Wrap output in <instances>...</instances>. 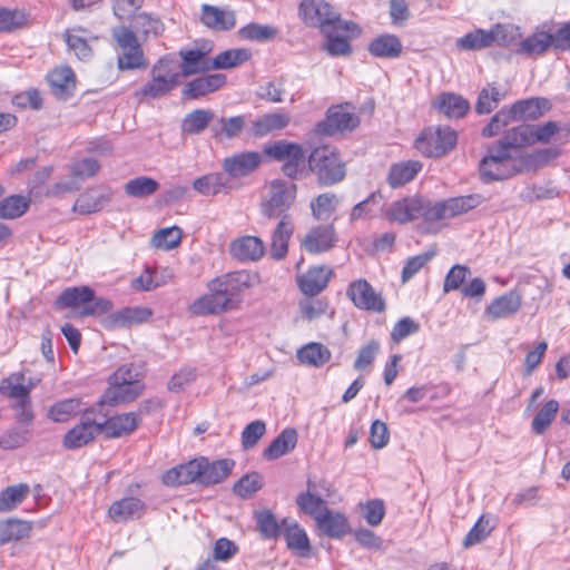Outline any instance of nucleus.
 Returning a JSON list of instances; mask_svg holds the SVG:
<instances>
[{
  "instance_id": "49",
  "label": "nucleus",
  "mask_w": 570,
  "mask_h": 570,
  "mask_svg": "<svg viewBox=\"0 0 570 570\" xmlns=\"http://www.w3.org/2000/svg\"><path fill=\"white\" fill-rule=\"evenodd\" d=\"M214 118L209 109H196L185 116L181 122V131L185 135H197L203 132Z\"/></svg>"
},
{
  "instance_id": "50",
  "label": "nucleus",
  "mask_w": 570,
  "mask_h": 570,
  "mask_svg": "<svg viewBox=\"0 0 570 570\" xmlns=\"http://www.w3.org/2000/svg\"><path fill=\"white\" fill-rule=\"evenodd\" d=\"M551 41L550 32L538 30L521 42L519 51L528 56H541L552 48Z\"/></svg>"
},
{
  "instance_id": "7",
  "label": "nucleus",
  "mask_w": 570,
  "mask_h": 570,
  "mask_svg": "<svg viewBox=\"0 0 570 570\" xmlns=\"http://www.w3.org/2000/svg\"><path fill=\"white\" fill-rule=\"evenodd\" d=\"M299 16L311 27H318L322 33H330L335 26L348 28L350 22L341 19L337 12L324 0H303L299 4Z\"/></svg>"
},
{
  "instance_id": "22",
  "label": "nucleus",
  "mask_w": 570,
  "mask_h": 570,
  "mask_svg": "<svg viewBox=\"0 0 570 570\" xmlns=\"http://www.w3.org/2000/svg\"><path fill=\"white\" fill-rule=\"evenodd\" d=\"M283 531L281 534L284 535L287 547L301 557H306L311 552L309 539L306 531L291 518L282 520Z\"/></svg>"
},
{
  "instance_id": "38",
  "label": "nucleus",
  "mask_w": 570,
  "mask_h": 570,
  "mask_svg": "<svg viewBox=\"0 0 570 570\" xmlns=\"http://www.w3.org/2000/svg\"><path fill=\"white\" fill-rule=\"evenodd\" d=\"M52 94L59 99H67L76 87V78L70 67L55 68L48 75Z\"/></svg>"
},
{
  "instance_id": "23",
  "label": "nucleus",
  "mask_w": 570,
  "mask_h": 570,
  "mask_svg": "<svg viewBox=\"0 0 570 570\" xmlns=\"http://www.w3.org/2000/svg\"><path fill=\"white\" fill-rule=\"evenodd\" d=\"M551 108L547 98H529L514 102L508 108L513 121L535 120Z\"/></svg>"
},
{
  "instance_id": "24",
  "label": "nucleus",
  "mask_w": 570,
  "mask_h": 570,
  "mask_svg": "<svg viewBox=\"0 0 570 570\" xmlns=\"http://www.w3.org/2000/svg\"><path fill=\"white\" fill-rule=\"evenodd\" d=\"M200 478L199 484L213 485L223 482L233 471L235 462L230 459H222L210 462L206 458H199Z\"/></svg>"
},
{
  "instance_id": "46",
  "label": "nucleus",
  "mask_w": 570,
  "mask_h": 570,
  "mask_svg": "<svg viewBox=\"0 0 570 570\" xmlns=\"http://www.w3.org/2000/svg\"><path fill=\"white\" fill-rule=\"evenodd\" d=\"M421 169L422 164L417 160L395 164L390 168L387 181L393 188L403 186L414 179Z\"/></svg>"
},
{
  "instance_id": "3",
  "label": "nucleus",
  "mask_w": 570,
  "mask_h": 570,
  "mask_svg": "<svg viewBox=\"0 0 570 570\" xmlns=\"http://www.w3.org/2000/svg\"><path fill=\"white\" fill-rule=\"evenodd\" d=\"M519 156L498 142L488 149L479 165L484 181L508 179L520 173Z\"/></svg>"
},
{
  "instance_id": "14",
  "label": "nucleus",
  "mask_w": 570,
  "mask_h": 570,
  "mask_svg": "<svg viewBox=\"0 0 570 570\" xmlns=\"http://www.w3.org/2000/svg\"><path fill=\"white\" fill-rule=\"evenodd\" d=\"M257 283L258 276L256 274H250L247 271H237L212 279L208 283V289L222 292L225 297H230L232 307H234L235 296L243 291L255 286Z\"/></svg>"
},
{
  "instance_id": "11",
  "label": "nucleus",
  "mask_w": 570,
  "mask_h": 570,
  "mask_svg": "<svg viewBox=\"0 0 570 570\" xmlns=\"http://www.w3.org/2000/svg\"><path fill=\"white\" fill-rule=\"evenodd\" d=\"M430 209V200L421 197H406L392 203L385 213V217L390 222L399 224H407L419 218L432 222L428 216Z\"/></svg>"
},
{
  "instance_id": "58",
  "label": "nucleus",
  "mask_w": 570,
  "mask_h": 570,
  "mask_svg": "<svg viewBox=\"0 0 570 570\" xmlns=\"http://www.w3.org/2000/svg\"><path fill=\"white\" fill-rule=\"evenodd\" d=\"M503 98L504 94L501 92L498 87L488 85L479 94L475 111L480 115L490 114L498 107Z\"/></svg>"
},
{
  "instance_id": "18",
  "label": "nucleus",
  "mask_w": 570,
  "mask_h": 570,
  "mask_svg": "<svg viewBox=\"0 0 570 570\" xmlns=\"http://www.w3.org/2000/svg\"><path fill=\"white\" fill-rule=\"evenodd\" d=\"M262 155L257 151H244L224 159V174L230 178H240L255 171L262 163Z\"/></svg>"
},
{
  "instance_id": "51",
  "label": "nucleus",
  "mask_w": 570,
  "mask_h": 570,
  "mask_svg": "<svg viewBox=\"0 0 570 570\" xmlns=\"http://www.w3.org/2000/svg\"><path fill=\"white\" fill-rule=\"evenodd\" d=\"M494 528V520L488 514H482L463 539V547L471 548L481 543L491 534Z\"/></svg>"
},
{
  "instance_id": "33",
  "label": "nucleus",
  "mask_w": 570,
  "mask_h": 570,
  "mask_svg": "<svg viewBox=\"0 0 570 570\" xmlns=\"http://www.w3.org/2000/svg\"><path fill=\"white\" fill-rule=\"evenodd\" d=\"M367 50L376 58L395 59L401 56L403 46L395 35L384 33L375 37L368 43Z\"/></svg>"
},
{
  "instance_id": "29",
  "label": "nucleus",
  "mask_w": 570,
  "mask_h": 570,
  "mask_svg": "<svg viewBox=\"0 0 570 570\" xmlns=\"http://www.w3.org/2000/svg\"><path fill=\"white\" fill-rule=\"evenodd\" d=\"M294 232V225L289 216H283L272 234L271 256L276 259H283L288 252V242Z\"/></svg>"
},
{
  "instance_id": "35",
  "label": "nucleus",
  "mask_w": 570,
  "mask_h": 570,
  "mask_svg": "<svg viewBox=\"0 0 570 570\" xmlns=\"http://www.w3.org/2000/svg\"><path fill=\"white\" fill-rule=\"evenodd\" d=\"M226 82V76L223 73H213L206 77L196 78L189 81L183 92L186 97L197 99L207 94L214 92Z\"/></svg>"
},
{
  "instance_id": "10",
  "label": "nucleus",
  "mask_w": 570,
  "mask_h": 570,
  "mask_svg": "<svg viewBox=\"0 0 570 570\" xmlns=\"http://www.w3.org/2000/svg\"><path fill=\"white\" fill-rule=\"evenodd\" d=\"M295 198V184L281 179L273 180L262 203V213L268 218L287 216L285 213L292 207Z\"/></svg>"
},
{
  "instance_id": "31",
  "label": "nucleus",
  "mask_w": 570,
  "mask_h": 570,
  "mask_svg": "<svg viewBox=\"0 0 570 570\" xmlns=\"http://www.w3.org/2000/svg\"><path fill=\"white\" fill-rule=\"evenodd\" d=\"M433 107L448 118H461L470 109V104L454 92H443L433 100Z\"/></svg>"
},
{
  "instance_id": "55",
  "label": "nucleus",
  "mask_w": 570,
  "mask_h": 570,
  "mask_svg": "<svg viewBox=\"0 0 570 570\" xmlns=\"http://www.w3.org/2000/svg\"><path fill=\"white\" fill-rule=\"evenodd\" d=\"M250 58V52L247 49H229L220 52L212 60L213 69H229L237 67Z\"/></svg>"
},
{
  "instance_id": "16",
  "label": "nucleus",
  "mask_w": 570,
  "mask_h": 570,
  "mask_svg": "<svg viewBox=\"0 0 570 570\" xmlns=\"http://www.w3.org/2000/svg\"><path fill=\"white\" fill-rule=\"evenodd\" d=\"M347 297L355 307L364 311L382 313L385 311V301L376 293L372 285L364 278L352 282L346 289Z\"/></svg>"
},
{
  "instance_id": "37",
  "label": "nucleus",
  "mask_w": 570,
  "mask_h": 570,
  "mask_svg": "<svg viewBox=\"0 0 570 570\" xmlns=\"http://www.w3.org/2000/svg\"><path fill=\"white\" fill-rule=\"evenodd\" d=\"M141 389V383H119L112 381L111 386L104 394L99 406L130 402L138 396Z\"/></svg>"
},
{
  "instance_id": "57",
  "label": "nucleus",
  "mask_w": 570,
  "mask_h": 570,
  "mask_svg": "<svg viewBox=\"0 0 570 570\" xmlns=\"http://www.w3.org/2000/svg\"><path fill=\"white\" fill-rule=\"evenodd\" d=\"M159 188V184L151 177L139 176L130 179L125 185V191L128 196L145 198L155 194Z\"/></svg>"
},
{
  "instance_id": "1",
  "label": "nucleus",
  "mask_w": 570,
  "mask_h": 570,
  "mask_svg": "<svg viewBox=\"0 0 570 570\" xmlns=\"http://www.w3.org/2000/svg\"><path fill=\"white\" fill-rule=\"evenodd\" d=\"M150 80L147 81L135 97L139 100L157 99L166 96L180 83L178 61L170 56L160 58L151 68Z\"/></svg>"
},
{
  "instance_id": "41",
  "label": "nucleus",
  "mask_w": 570,
  "mask_h": 570,
  "mask_svg": "<svg viewBox=\"0 0 570 570\" xmlns=\"http://www.w3.org/2000/svg\"><path fill=\"white\" fill-rule=\"evenodd\" d=\"M151 311L146 307H128L108 316L104 324L106 327L129 326L147 321Z\"/></svg>"
},
{
  "instance_id": "64",
  "label": "nucleus",
  "mask_w": 570,
  "mask_h": 570,
  "mask_svg": "<svg viewBox=\"0 0 570 570\" xmlns=\"http://www.w3.org/2000/svg\"><path fill=\"white\" fill-rule=\"evenodd\" d=\"M489 33L490 38H492L491 46L495 43L501 47H508L521 37L519 27L513 24L498 23L489 30Z\"/></svg>"
},
{
  "instance_id": "39",
  "label": "nucleus",
  "mask_w": 570,
  "mask_h": 570,
  "mask_svg": "<svg viewBox=\"0 0 570 570\" xmlns=\"http://www.w3.org/2000/svg\"><path fill=\"white\" fill-rule=\"evenodd\" d=\"M316 524L320 531L330 538L338 539L348 531V522L345 515L328 509L317 518Z\"/></svg>"
},
{
  "instance_id": "6",
  "label": "nucleus",
  "mask_w": 570,
  "mask_h": 570,
  "mask_svg": "<svg viewBox=\"0 0 570 570\" xmlns=\"http://www.w3.org/2000/svg\"><path fill=\"white\" fill-rule=\"evenodd\" d=\"M264 153L283 163L282 171L288 178L302 179L306 176L305 153L299 144L282 139L266 145Z\"/></svg>"
},
{
  "instance_id": "15",
  "label": "nucleus",
  "mask_w": 570,
  "mask_h": 570,
  "mask_svg": "<svg viewBox=\"0 0 570 570\" xmlns=\"http://www.w3.org/2000/svg\"><path fill=\"white\" fill-rule=\"evenodd\" d=\"M99 433H101V424L96 417V409L92 407L82 414L79 424L65 434L63 445L71 450L79 449L91 442Z\"/></svg>"
},
{
  "instance_id": "34",
  "label": "nucleus",
  "mask_w": 570,
  "mask_h": 570,
  "mask_svg": "<svg viewBox=\"0 0 570 570\" xmlns=\"http://www.w3.org/2000/svg\"><path fill=\"white\" fill-rule=\"evenodd\" d=\"M356 30L357 28L353 22H350L348 28H338V26H335L332 32L323 33L326 38V41L323 45L324 50L333 57L350 55L352 47L344 35L347 32L353 33Z\"/></svg>"
},
{
  "instance_id": "56",
  "label": "nucleus",
  "mask_w": 570,
  "mask_h": 570,
  "mask_svg": "<svg viewBox=\"0 0 570 570\" xmlns=\"http://www.w3.org/2000/svg\"><path fill=\"white\" fill-rule=\"evenodd\" d=\"M257 529L265 539H276L281 535L283 528L271 510L257 511L254 515Z\"/></svg>"
},
{
  "instance_id": "4",
  "label": "nucleus",
  "mask_w": 570,
  "mask_h": 570,
  "mask_svg": "<svg viewBox=\"0 0 570 570\" xmlns=\"http://www.w3.org/2000/svg\"><path fill=\"white\" fill-rule=\"evenodd\" d=\"M308 167L317 176L321 186H331L345 177V165L337 150L331 146H321L311 153Z\"/></svg>"
},
{
  "instance_id": "8",
  "label": "nucleus",
  "mask_w": 570,
  "mask_h": 570,
  "mask_svg": "<svg viewBox=\"0 0 570 570\" xmlns=\"http://www.w3.org/2000/svg\"><path fill=\"white\" fill-rule=\"evenodd\" d=\"M111 36L117 43V48L120 50L117 58L119 70H135L147 66L144 50L131 29L120 26L112 29Z\"/></svg>"
},
{
  "instance_id": "30",
  "label": "nucleus",
  "mask_w": 570,
  "mask_h": 570,
  "mask_svg": "<svg viewBox=\"0 0 570 570\" xmlns=\"http://www.w3.org/2000/svg\"><path fill=\"white\" fill-rule=\"evenodd\" d=\"M139 420L136 413H124L104 421H100L101 433L107 438H120L136 430Z\"/></svg>"
},
{
  "instance_id": "12",
  "label": "nucleus",
  "mask_w": 570,
  "mask_h": 570,
  "mask_svg": "<svg viewBox=\"0 0 570 570\" xmlns=\"http://www.w3.org/2000/svg\"><path fill=\"white\" fill-rule=\"evenodd\" d=\"M361 119L350 104L331 107L326 118L317 125L318 132L323 135H335L338 132L353 131L360 126Z\"/></svg>"
},
{
  "instance_id": "59",
  "label": "nucleus",
  "mask_w": 570,
  "mask_h": 570,
  "mask_svg": "<svg viewBox=\"0 0 570 570\" xmlns=\"http://www.w3.org/2000/svg\"><path fill=\"white\" fill-rule=\"evenodd\" d=\"M80 410L78 399H66L56 402L48 410V417L55 422H66L75 416Z\"/></svg>"
},
{
  "instance_id": "44",
  "label": "nucleus",
  "mask_w": 570,
  "mask_h": 570,
  "mask_svg": "<svg viewBox=\"0 0 570 570\" xmlns=\"http://www.w3.org/2000/svg\"><path fill=\"white\" fill-rule=\"evenodd\" d=\"M291 122V116L285 112L266 114L257 118L253 124V132L256 136H265L273 131L282 130Z\"/></svg>"
},
{
  "instance_id": "25",
  "label": "nucleus",
  "mask_w": 570,
  "mask_h": 570,
  "mask_svg": "<svg viewBox=\"0 0 570 570\" xmlns=\"http://www.w3.org/2000/svg\"><path fill=\"white\" fill-rule=\"evenodd\" d=\"M232 307V298L225 297L222 292L210 291L209 294L203 295L195 299L189 306L193 315L219 314Z\"/></svg>"
},
{
  "instance_id": "21",
  "label": "nucleus",
  "mask_w": 570,
  "mask_h": 570,
  "mask_svg": "<svg viewBox=\"0 0 570 570\" xmlns=\"http://www.w3.org/2000/svg\"><path fill=\"white\" fill-rule=\"evenodd\" d=\"M229 253L240 262H257L265 253V245L259 237L247 235L233 240Z\"/></svg>"
},
{
  "instance_id": "36",
  "label": "nucleus",
  "mask_w": 570,
  "mask_h": 570,
  "mask_svg": "<svg viewBox=\"0 0 570 570\" xmlns=\"http://www.w3.org/2000/svg\"><path fill=\"white\" fill-rule=\"evenodd\" d=\"M193 188L202 196H216L230 190V179L224 173H210L196 178Z\"/></svg>"
},
{
  "instance_id": "2",
  "label": "nucleus",
  "mask_w": 570,
  "mask_h": 570,
  "mask_svg": "<svg viewBox=\"0 0 570 570\" xmlns=\"http://www.w3.org/2000/svg\"><path fill=\"white\" fill-rule=\"evenodd\" d=\"M36 382L27 379L23 372H16L3 379L0 383V394L12 400L11 407L16 412V421L28 426L33 421L30 392Z\"/></svg>"
},
{
  "instance_id": "13",
  "label": "nucleus",
  "mask_w": 570,
  "mask_h": 570,
  "mask_svg": "<svg viewBox=\"0 0 570 570\" xmlns=\"http://www.w3.org/2000/svg\"><path fill=\"white\" fill-rule=\"evenodd\" d=\"M483 197L479 194H471L449 198L443 202L431 203V209L428 214L432 222L451 219L480 206Z\"/></svg>"
},
{
  "instance_id": "5",
  "label": "nucleus",
  "mask_w": 570,
  "mask_h": 570,
  "mask_svg": "<svg viewBox=\"0 0 570 570\" xmlns=\"http://www.w3.org/2000/svg\"><path fill=\"white\" fill-rule=\"evenodd\" d=\"M62 307H79L81 316H99L112 308L109 299L98 297L89 286H75L66 288L57 299Z\"/></svg>"
},
{
  "instance_id": "28",
  "label": "nucleus",
  "mask_w": 570,
  "mask_h": 570,
  "mask_svg": "<svg viewBox=\"0 0 570 570\" xmlns=\"http://www.w3.org/2000/svg\"><path fill=\"white\" fill-rule=\"evenodd\" d=\"M200 20L206 27L217 31L230 30L236 23L235 14L232 10L210 4L202 6Z\"/></svg>"
},
{
  "instance_id": "20",
  "label": "nucleus",
  "mask_w": 570,
  "mask_h": 570,
  "mask_svg": "<svg viewBox=\"0 0 570 570\" xmlns=\"http://www.w3.org/2000/svg\"><path fill=\"white\" fill-rule=\"evenodd\" d=\"M332 275L333 271L327 266H313L297 277L299 289L304 295L313 297L326 288Z\"/></svg>"
},
{
  "instance_id": "60",
  "label": "nucleus",
  "mask_w": 570,
  "mask_h": 570,
  "mask_svg": "<svg viewBox=\"0 0 570 570\" xmlns=\"http://www.w3.org/2000/svg\"><path fill=\"white\" fill-rule=\"evenodd\" d=\"M337 204L338 199L335 194H321L311 203L312 214L317 220L326 219L336 210Z\"/></svg>"
},
{
  "instance_id": "32",
  "label": "nucleus",
  "mask_w": 570,
  "mask_h": 570,
  "mask_svg": "<svg viewBox=\"0 0 570 570\" xmlns=\"http://www.w3.org/2000/svg\"><path fill=\"white\" fill-rule=\"evenodd\" d=\"M521 307V296L517 292H509L495 299L487 307L485 315L495 321L515 314Z\"/></svg>"
},
{
  "instance_id": "9",
  "label": "nucleus",
  "mask_w": 570,
  "mask_h": 570,
  "mask_svg": "<svg viewBox=\"0 0 570 570\" xmlns=\"http://www.w3.org/2000/svg\"><path fill=\"white\" fill-rule=\"evenodd\" d=\"M456 132L450 127H430L415 139V148L426 157H442L456 145Z\"/></svg>"
},
{
  "instance_id": "63",
  "label": "nucleus",
  "mask_w": 570,
  "mask_h": 570,
  "mask_svg": "<svg viewBox=\"0 0 570 570\" xmlns=\"http://www.w3.org/2000/svg\"><path fill=\"white\" fill-rule=\"evenodd\" d=\"M132 26L146 37L150 35L157 37L164 30V24L160 19L147 12L137 13L132 19Z\"/></svg>"
},
{
  "instance_id": "40",
  "label": "nucleus",
  "mask_w": 570,
  "mask_h": 570,
  "mask_svg": "<svg viewBox=\"0 0 570 570\" xmlns=\"http://www.w3.org/2000/svg\"><path fill=\"white\" fill-rule=\"evenodd\" d=\"M110 202V196L98 189H88L76 199L72 210L81 215H88L101 210Z\"/></svg>"
},
{
  "instance_id": "45",
  "label": "nucleus",
  "mask_w": 570,
  "mask_h": 570,
  "mask_svg": "<svg viewBox=\"0 0 570 570\" xmlns=\"http://www.w3.org/2000/svg\"><path fill=\"white\" fill-rule=\"evenodd\" d=\"M32 525L28 521L8 519L0 521V546L29 537Z\"/></svg>"
},
{
  "instance_id": "48",
  "label": "nucleus",
  "mask_w": 570,
  "mask_h": 570,
  "mask_svg": "<svg viewBox=\"0 0 570 570\" xmlns=\"http://www.w3.org/2000/svg\"><path fill=\"white\" fill-rule=\"evenodd\" d=\"M245 128V117H222L212 125L210 130L215 138L218 139H233L243 131Z\"/></svg>"
},
{
  "instance_id": "54",
  "label": "nucleus",
  "mask_w": 570,
  "mask_h": 570,
  "mask_svg": "<svg viewBox=\"0 0 570 570\" xmlns=\"http://www.w3.org/2000/svg\"><path fill=\"white\" fill-rule=\"evenodd\" d=\"M28 18L24 10L0 7V32H13L26 27Z\"/></svg>"
},
{
  "instance_id": "17",
  "label": "nucleus",
  "mask_w": 570,
  "mask_h": 570,
  "mask_svg": "<svg viewBox=\"0 0 570 570\" xmlns=\"http://www.w3.org/2000/svg\"><path fill=\"white\" fill-rule=\"evenodd\" d=\"M337 243V234L332 223L312 227L302 242V246L311 254L328 252Z\"/></svg>"
},
{
  "instance_id": "62",
  "label": "nucleus",
  "mask_w": 570,
  "mask_h": 570,
  "mask_svg": "<svg viewBox=\"0 0 570 570\" xmlns=\"http://www.w3.org/2000/svg\"><path fill=\"white\" fill-rule=\"evenodd\" d=\"M490 33L483 29H475L465 36L456 39V47L460 50H479L491 46Z\"/></svg>"
},
{
  "instance_id": "19",
  "label": "nucleus",
  "mask_w": 570,
  "mask_h": 570,
  "mask_svg": "<svg viewBox=\"0 0 570 570\" xmlns=\"http://www.w3.org/2000/svg\"><path fill=\"white\" fill-rule=\"evenodd\" d=\"M146 503L136 497H126L115 501L108 509V517L116 523H126L142 518Z\"/></svg>"
},
{
  "instance_id": "42",
  "label": "nucleus",
  "mask_w": 570,
  "mask_h": 570,
  "mask_svg": "<svg viewBox=\"0 0 570 570\" xmlns=\"http://www.w3.org/2000/svg\"><path fill=\"white\" fill-rule=\"evenodd\" d=\"M297 432L295 429L283 430L276 439L265 449L263 456L266 460H276L295 449Z\"/></svg>"
},
{
  "instance_id": "43",
  "label": "nucleus",
  "mask_w": 570,
  "mask_h": 570,
  "mask_svg": "<svg viewBox=\"0 0 570 570\" xmlns=\"http://www.w3.org/2000/svg\"><path fill=\"white\" fill-rule=\"evenodd\" d=\"M504 145L513 154L520 155L518 150L520 147L533 145L532 125H519L508 130L504 137L499 141Z\"/></svg>"
},
{
  "instance_id": "26",
  "label": "nucleus",
  "mask_w": 570,
  "mask_h": 570,
  "mask_svg": "<svg viewBox=\"0 0 570 570\" xmlns=\"http://www.w3.org/2000/svg\"><path fill=\"white\" fill-rule=\"evenodd\" d=\"M179 56L181 58L179 65L180 77L212 70V60L207 57V52L202 49H180Z\"/></svg>"
},
{
  "instance_id": "27",
  "label": "nucleus",
  "mask_w": 570,
  "mask_h": 570,
  "mask_svg": "<svg viewBox=\"0 0 570 570\" xmlns=\"http://www.w3.org/2000/svg\"><path fill=\"white\" fill-rule=\"evenodd\" d=\"M200 468L202 465L199 459H194L188 463L180 464L168 470L163 476V482L169 487H177L189 483L199 484Z\"/></svg>"
},
{
  "instance_id": "52",
  "label": "nucleus",
  "mask_w": 570,
  "mask_h": 570,
  "mask_svg": "<svg viewBox=\"0 0 570 570\" xmlns=\"http://www.w3.org/2000/svg\"><path fill=\"white\" fill-rule=\"evenodd\" d=\"M30 199L22 195H11L0 200V218L14 219L21 217L29 208Z\"/></svg>"
},
{
  "instance_id": "53",
  "label": "nucleus",
  "mask_w": 570,
  "mask_h": 570,
  "mask_svg": "<svg viewBox=\"0 0 570 570\" xmlns=\"http://www.w3.org/2000/svg\"><path fill=\"white\" fill-rule=\"evenodd\" d=\"M331 357L330 351L320 343H309L297 352V358L301 363L320 367Z\"/></svg>"
},
{
  "instance_id": "61",
  "label": "nucleus",
  "mask_w": 570,
  "mask_h": 570,
  "mask_svg": "<svg viewBox=\"0 0 570 570\" xmlns=\"http://www.w3.org/2000/svg\"><path fill=\"white\" fill-rule=\"evenodd\" d=\"M29 493L27 484L6 488L0 494V512H8L20 504Z\"/></svg>"
},
{
  "instance_id": "47",
  "label": "nucleus",
  "mask_w": 570,
  "mask_h": 570,
  "mask_svg": "<svg viewBox=\"0 0 570 570\" xmlns=\"http://www.w3.org/2000/svg\"><path fill=\"white\" fill-rule=\"evenodd\" d=\"M559 155L560 151L558 148H543L531 154L522 153L518 155L520 160V173L535 170L558 158Z\"/></svg>"
}]
</instances>
